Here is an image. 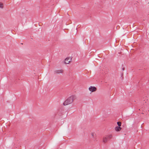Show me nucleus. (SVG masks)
<instances>
[{"mask_svg":"<svg viewBox=\"0 0 149 149\" xmlns=\"http://www.w3.org/2000/svg\"><path fill=\"white\" fill-rule=\"evenodd\" d=\"M115 129L116 131H119L121 130V128L120 127H115Z\"/></svg>","mask_w":149,"mask_h":149,"instance_id":"nucleus-5","label":"nucleus"},{"mask_svg":"<svg viewBox=\"0 0 149 149\" xmlns=\"http://www.w3.org/2000/svg\"><path fill=\"white\" fill-rule=\"evenodd\" d=\"M91 134H92V135L93 136L94 134H93V133H92Z\"/></svg>","mask_w":149,"mask_h":149,"instance_id":"nucleus-11","label":"nucleus"},{"mask_svg":"<svg viewBox=\"0 0 149 149\" xmlns=\"http://www.w3.org/2000/svg\"><path fill=\"white\" fill-rule=\"evenodd\" d=\"M72 58L70 57L66 58L64 62L65 64H69L71 61Z\"/></svg>","mask_w":149,"mask_h":149,"instance_id":"nucleus-2","label":"nucleus"},{"mask_svg":"<svg viewBox=\"0 0 149 149\" xmlns=\"http://www.w3.org/2000/svg\"><path fill=\"white\" fill-rule=\"evenodd\" d=\"M0 8H3V4L2 3L0 2Z\"/></svg>","mask_w":149,"mask_h":149,"instance_id":"nucleus-8","label":"nucleus"},{"mask_svg":"<svg viewBox=\"0 0 149 149\" xmlns=\"http://www.w3.org/2000/svg\"><path fill=\"white\" fill-rule=\"evenodd\" d=\"M106 136H105L103 138V142L104 143H105L107 142L109 140L108 139H106Z\"/></svg>","mask_w":149,"mask_h":149,"instance_id":"nucleus-6","label":"nucleus"},{"mask_svg":"<svg viewBox=\"0 0 149 149\" xmlns=\"http://www.w3.org/2000/svg\"><path fill=\"white\" fill-rule=\"evenodd\" d=\"M106 136V139H108V140H109L112 137V135L111 134H109L108 135H107Z\"/></svg>","mask_w":149,"mask_h":149,"instance_id":"nucleus-7","label":"nucleus"},{"mask_svg":"<svg viewBox=\"0 0 149 149\" xmlns=\"http://www.w3.org/2000/svg\"><path fill=\"white\" fill-rule=\"evenodd\" d=\"M63 72V70L62 69L57 70L55 71V73L56 74L62 73Z\"/></svg>","mask_w":149,"mask_h":149,"instance_id":"nucleus-4","label":"nucleus"},{"mask_svg":"<svg viewBox=\"0 0 149 149\" xmlns=\"http://www.w3.org/2000/svg\"><path fill=\"white\" fill-rule=\"evenodd\" d=\"M117 124L118 126V127H120L121 125V123L119 122H117Z\"/></svg>","mask_w":149,"mask_h":149,"instance_id":"nucleus-9","label":"nucleus"},{"mask_svg":"<svg viewBox=\"0 0 149 149\" xmlns=\"http://www.w3.org/2000/svg\"><path fill=\"white\" fill-rule=\"evenodd\" d=\"M76 98V96L74 95L71 96L68 98L64 102H72Z\"/></svg>","mask_w":149,"mask_h":149,"instance_id":"nucleus-1","label":"nucleus"},{"mask_svg":"<svg viewBox=\"0 0 149 149\" xmlns=\"http://www.w3.org/2000/svg\"><path fill=\"white\" fill-rule=\"evenodd\" d=\"M63 104L64 106H65L67 105L68 104L67 103H63Z\"/></svg>","mask_w":149,"mask_h":149,"instance_id":"nucleus-10","label":"nucleus"},{"mask_svg":"<svg viewBox=\"0 0 149 149\" xmlns=\"http://www.w3.org/2000/svg\"><path fill=\"white\" fill-rule=\"evenodd\" d=\"M89 90L91 92H93L96 91L97 88L95 87L91 86L89 88Z\"/></svg>","mask_w":149,"mask_h":149,"instance_id":"nucleus-3","label":"nucleus"}]
</instances>
